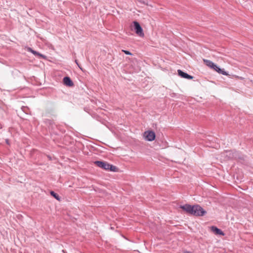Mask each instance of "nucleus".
<instances>
[{"label":"nucleus","mask_w":253,"mask_h":253,"mask_svg":"<svg viewBox=\"0 0 253 253\" xmlns=\"http://www.w3.org/2000/svg\"><path fill=\"white\" fill-rule=\"evenodd\" d=\"M94 164L97 167L105 170H110L111 171H117L118 169V168L116 166L110 165L106 162L97 161L94 162Z\"/></svg>","instance_id":"1"},{"label":"nucleus","mask_w":253,"mask_h":253,"mask_svg":"<svg viewBox=\"0 0 253 253\" xmlns=\"http://www.w3.org/2000/svg\"><path fill=\"white\" fill-rule=\"evenodd\" d=\"M207 213L200 205H193V210L192 215L196 216H202Z\"/></svg>","instance_id":"2"},{"label":"nucleus","mask_w":253,"mask_h":253,"mask_svg":"<svg viewBox=\"0 0 253 253\" xmlns=\"http://www.w3.org/2000/svg\"><path fill=\"white\" fill-rule=\"evenodd\" d=\"M133 24L136 34L140 37H143L144 33H143L142 29L139 23L137 21H134Z\"/></svg>","instance_id":"3"},{"label":"nucleus","mask_w":253,"mask_h":253,"mask_svg":"<svg viewBox=\"0 0 253 253\" xmlns=\"http://www.w3.org/2000/svg\"><path fill=\"white\" fill-rule=\"evenodd\" d=\"M144 137L146 140L151 141L155 139L156 135L153 131H147L144 132Z\"/></svg>","instance_id":"4"},{"label":"nucleus","mask_w":253,"mask_h":253,"mask_svg":"<svg viewBox=\"0 0 253 253\" xmlns=\"http://www.w3.org/2000/svg\"><path fill=\"white\" fill-rule=\"evenodd\" d=\"M180 208L185 211L187 213L192 215L193 206L189 204L180 206Z\"/></svg>","instance_id":"5"},{"label":"nucleus","mask_w":253,"mask_h":253,"mask_svg":"<svg viewBox=\"0 0 253 253\" xmlns=\"http://www.w3.org/2000/svg\"><path fill=\"white\" fill-rule=\"evenodd\" d=\"M236 155L232 151H226L222 153V157L227 158V159L236 158Z\"/></svg>","instance_id":"6"},{"label":"nucleus","mask_w":253,"mask_h":253,"mask_svg":"<svg viewBox=\"0 0 253 253\" xmlns=\"http://www.w3.org/2000/svg\"><path fill=\"white\" fill-rule=\"evenodd\" d=\"M178 75L181 77L185 79H187L188 80H192L193 79V77L188 75V74L183 72L181 70H177Z\"/></svg>","instance_id":"7"},{"label":"nucleus","mask_w":253,"mask_h":253,"mask_svg":"<svg viewBox=\"0 0 253 253\" xmlns=\"http://www.w3.org/2000/svg\"><path fill=\"white\" fill-rule=\"evenodd\" d=\"M63 83L65 85L68 86H72L74 85L73 82L69 77H65L63 78Z\"/></svg>","instance_id":"8"},{"label":"nucleus","mask_w":253,"mask_h":253,"mask_svg":"<svg viewBox=\"0 0 253 253\" xmlns=\"http://www.w3.org/2000/svg\"><path fill=\"white\" fill-rule=\"evenodd\" d=\"M211 230L216 235H220L222 236L224 235V233L220 229H218L215 226H212L211 227Z\"/></svg>","instance_id":"9"},{"label":"nucleus","mask_w":253,"mask_h":253,"mask_svg":"<svg viewBox=\"0 0 253 253\" xmlns=\"http://www.w3.org/2000/svg\"><path fill=\"white\" fill-rule=\"evenodd\" d=\"M213 69L214 70L216 71L218 73L222 74L223 75H228L226 71H224L223 69H220L216 65H215V67H214V68H213Z\"/></svg>","instance_id":"10"},{"label":"nucleus","mask_w":253,"mask_h":253,"mask_svg":"<svg viewBox=\"0 0 253 253\" xmlns=\"http://www.w3.org/2000/svg\"><path fill=\"white\" fill-rule=\"evenodd\" d=\"M204 61L207 66H208L209 67H211L212 69L214 68V67H215L216 64H215L214 63H213L212 61L210 60L204 59Z\"/></svg>","instance_id":"11"},{"label":"nucleus","mask_w":253,"mask_h":253,"mask_svg":"<svg viewBox=\"0 0 253 253\" xmlns=\"http://www.w3.org/2000/svg\"><path fill=\"white\" fill-rule=\"evenodd\" d=\"M50 194L51 195H52L53 197H54L56 200L59 201L60 200V197L59 196V195L55 193L54 191H50Z\"/></svg>","instance_id":"12"},{"label":"nucleus","mask_w":253,"mask_h":253,"mask_svg":"<svg viewBox=\"0 0 253 253\" xmlns=\"http://www.w3.org/2000/svg\"><path fill=\"white\" fill-rule=\"evenodd\" d=\"M29 51H31L32 53H33L34 55H40V56H42V55L40 53L37 52V51L33 50L32 48H29Z\"/></svg>","instance_id":"13"},{"label":"nucleus","mask_w":253,"mask_h":253,"mask_svg":"<svg viewBox=\"0 0 253 253\" xmlns=\"http://www.w3.org/2000/svg\"><path fill=\"white\" fill-rule=\"evenodd\" d=\"M122 51L127 55H131V53L127 50H122Z\"/></svg>","instance_id":"14"},{"label":"nucleus","mask_w":253,"mask_h":253,"mask_svg":"<svg viewBox=\"0 0 253 253\" xmlns=\"http://www.w3.org/2000/svg\"><path fill=\"white\" fill-rule=\"evenodd\" d=\"M75 62H76V63L77 64V65L78 66V67H79L81 70H82V68L80 67V65L79 64V63H78V60H75Z\"/></svg>","instance_id":"15"},{"label":"nucleus","mask_w":253,"mask_h":253,"mask_svg":"<svg viewBox=\"0 0 253 253\" xmlns=\"http://www.w3.org/2000/svg\"><path fill=\"white\" fill-rule=\"evenodd\" d=\"M139 1L140 2H141V3H144V4H147V3H146L145 2V1H143V0H139Z\"/></svg>","instance_id":"16"},{"label":"nucleus","mask_w":253,"mask_h":253,"mask_svg":"<svg viewBox=\"0 0 253 253\" xmlns=\"http://www.w3.org/2000/svg\"><path fill=\"white\" fill-rule=\"evenodd\" d=\"M5 142H6V144H8V145H9V144H10V143H9V141L8 139H6V140H5Z\"/></svg>","instance_id":"17"},{"label":"nucleus","mask_w":253,"mask_h":253,"mask_svg":"<svg viewBox=\"0 0 253 253\" xmlns=\"http://www.w3.org/2000/svg\"><path fill=\"white\" fill-rule=\"evenodd\" d=\"M184 253H190L189 252H188V251H186Z\"/></svg>","instance_id":"18"}]
</instances>
